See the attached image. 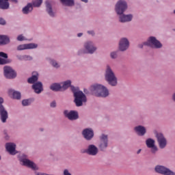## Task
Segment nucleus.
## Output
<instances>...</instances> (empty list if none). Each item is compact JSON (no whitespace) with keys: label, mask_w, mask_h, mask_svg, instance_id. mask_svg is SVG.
<instances>
[{"label":"nucleus","mask_w":175,"mask_h":175,"mask_svg":"<svg viewBox=\"0 0 175 175\" xmlns=\"http://www.w3.org/2000/svg\"><path fill=\"white\" fill-rule=\"evenodd\" d=\"M126 9H128V5L125 1L120 0L118 1L115 10L117 14L120 16L119 18L120 23H128L129 21H132V18H133L132 14H124V12H125Z\"/></svg>","instance_id":"1"},{"label":"nucleus","mask_w":175,"mask_h":175,"mask_svg":"<svg viewBox=\"0 0 175 175\" xmlns=\"http://www.w3.org/2000/svg\"><path fill=\"white\" fill-rule=\"evenodd\" d=\"M90 91L96 96H101L102 98L109 96V90L107 88H106V87L102 85L94 84L90 87Z\"/></svg>","instance_id":"2"},{"label":"nucleus","mask_w":175,"mask_h":175,"mask_svg":"<svg viewBox=\"0 0 175 175\" xmlns=\"http://www.w3.org/2000/svg\"><path fill=\"white\" fill-rule=\"evenodd\" d=\"M71 91L74 94L75 96V102L76 106L78 107L80 106H83V103L87 102V97H85V94L83 93V92L79 90V88H75V86H70Z\"/></svg>","instance_id":"3"},{"label":"nucleus","mask_w":175,"mask_h":175,"mask_svg":"<svg viewBox=\"0 0 175 175\" xmlns=\"http://www.w3.org/2000/svg\"><path fill=\"white\" fill-rule=\"evenodd\" d=\"M105 80H107L110 85H117V77H116V75H114V72H113V70L110 66L107 67Z\"/></svg>","instance_id":"4"},{"label":"nucleus","mask_w":175,"mask_h":175,"mask_svg":"<svg viewBox=\"0 0 175 175\" xmlns=\"http://www.w3.org/2000/svg\"><path fill=\"white\" fill-rule=\"evenodd\" d=\"M145 46H150V47H155V49H161L162 47V44L155 37H150L147 42H144Z\"/></svg>","instance_id":"5"},{"label":"nucleus","mask_w":175,"mask_h":175,"mask_svg":"<svg viewBox=\"0 0 175 175\" xmlns=\"http://www.w3.org/2000/svg\"><path fill=\"white\" fill-rule=\"evenodd\" d=\"M3 103V98L0 97V116L2 122H6L8 120V111L5 109V107L2 105Z\"/></svg>","instance_id":"6"},{"label":"nucleus","mask_w":175,"mask_h":175,"mask_svg":"<svg viewBox=\"0 0 175 175\" xmlns=\"http://www.w3.org/2000/svg\"><path fill=\"white\" fill-rule=\"evenodd\" d=\"M155 172L163 175H175L174 172L161 165L156 166Z\"/></svg>","instance_id":"7"},{"label":"nucleus","mask_w":175,"mask_h":175,"mask_svg":"<svg viewBox=\"0 0 175 175\" xmlns=\"http://www.w3.org/2000/svg\"><path fill=\"white\" fill-rule=\"evenodd\" d=\"M4 75L6 79H14L16 76H17V74L16 73V72H14V70H13V68L12 67L5 66Z\"/></svg>","instance_id":"8"},{"label":"nucleus","mask_w":175,"mask_h":175,"mask_svg":"<svg viewBox=\"0 0 175 175\" xmlns=\"http://www.w3.org/2000/svg\"><path fill=\"white\" fill-rule=\"evenodd\" d=\"M157 139V142L159 143V146L160 148H165L166 147V144H167V141L166 138L163 136L162 133H157L156 135Z\"/></svg>","instance_id":"9"},{"label":"nucleus","mask_w":175,"mask_h":175,"mask_svg":"<svg viewBox=\"0 0 175 175\" xmlns=\"http://www.w3.org/2000/svg\"><path fill=\"white\" fill-rule=\"evenodd\" d=\"M21 162L23 163L24 166H27V167H30V169H32L33 170H38V166H36V164L28 159H22Z\"/></svg>","instance_id":"10"},{"label":"nucleus","mask_w":175,"mask_h":175,"mask_svg":"<svg viewBox=\"0 0 175 175\" xmlns=\"http://www.w3.org/2000/svg\"><path fill=\"white\" fill-rule=\"evenodd\" d=\"M64 114L68 120L73 121L75 120H77L79 118V113L75 111H70V112L68 111H64Z\"/></svg>","instance_id":"11"},{"label":"nucleus","mask_w":175,"mask_h":175,"mask_svg":"<svg viewBox=\"0 0 175 175\" xmlns=\"http://www.w3.org/2000/svg\"><path fill=\"white\" fill-rule=\"evenodd\" d=\"M146 146L148 148H152V152L155 154L158 151V148L155 146V141L151 138H149L146 142Z\"/></svg>","instance_id":"12"},{"label":"nucleus","mask_w":175,"mask_h":175,"mask_svg":"<svg viewBox=\"0 0 175 175\" xmlns=\"http://www.w3.org/2000/svg\"><path fill=\"white\" fill-rule=\"evenodd\" d=\"M129 47V41L126 38H122L119 43V49L120 51H125Z\"/></svg>","instance_id":"13"},{"label":"nucleus","mask_w":175,"mask_h":175,"mask_svg":"<svg viewBox=\"0 0 175 175\" xmlns=\"http://www.w3.org/2000/svg\"><path fill=\"white\" fill-rule=\"evenodd\" d=\"M82 152L88 154L89 155H96V154H98V148L94 145H90L88 148L83 150Z\"/></svg>","instance_id":"14"},{"label":"nucleus","mask_w":175,"mask_h":175,"mask_svg":"<svg viewBox=\"0 0 175 175\" xmlns=\"http://www.w3.org/2000/svg\"><path fill=\"white\" fill-rule=\"evenodd\" d=\"M107 135H103L100 137V144L99 145V148L101 151L107 148Z\"/></svg>","instance_id":"15"},{"label":"nucleus","mask_w":175,"mask_h":175,"mask_svg":"<svg viewBox=\"0 0 175 175\" xmlns=\"http://www.w3.org/2000/svg\"><path fill=\"white\" fill-rule=\"evenodd\" d=\"M36 47H38V45L35 44H21L18 46L17 50L18 51H21L22 50H28L29 49H36Z\"/></svg>","instance_id":"16"},{"label":"nucleus","mask_w":175,"mask_h":175,"mask_svg":"<svg viewBox=\"0 0 175 175\" xmlns=\"http://www.w3.org/2000/svg\"><path fill=\"white\" fill-rule=\"evenodd\" d=\"M84 46L89 54H94L96 51V47L94 46V44L92 42H87Z\"/></svg>","instance_id":"17"},{"label":"nucleus","mask_w":175,"mask_h":175,"mask_svg":"<svg viewBox=\"0 0 175 175\" xmlns=\"http://www.w3.org/2000/svg\"><path fill=\"white\" fill-rule=\"evenodd\" d=\"M5 148L11 155H16V154H17V152H16V144L13 143H7Z\"/></svg>","instance_id":"18"},{"label":"nucleus","mask_w":175,"mask_h":175,"mask_svg":"<svg viewBox=\"0 0 175 175\" xmlns=\"http://www.w3.org/2000/svg\"><path fill=\"white\" fill-rule=\"evenodd\" d=\"M83 135L86 140H91L94 137V131L91 129H86L83 130Z\"/></svg>","instance_id":"19"},{"label":"nucleus","mask_w":175,"mask_h":175,"mask_svg":"<svg viewBox=\"0 0 175 175\" xmlns=\"http://www.w3.org/2000/svg\"><path fill=\"white\" fill-rule=\"evenodd\" d=\"M32 88L34 90L36 94H40L43 91V85L41 82H37L33 84Z\"/></svg>","instance_id":"20"},{"label":"nucleus","mask_w":175,"mask_h":175,"mask_svg":"<svg viewBox=\"0 0 175 175\" xmlns=\"http://www.w3.org/2000/svg\"><path fill=\"white\" fill-rule=\"evenodd\" d=\"M10 96H12L13 99H21V93L19 92H16L13 90H10L8 91Z\"/></svg>","instance_id":"21"},{"label":"nucleus","mask_w":175,"mask_h":175,"mask_svg":"<svg viewBox=\"0 0 175 175\" xmlns=\"http://www.w3.org/2000/svg\"><path fill=\"white\" fill-rule=\"evenodd\" d=\"M135 132L139 136H144L146 135V128L143 126H137L135 128Z\"/></svg>","instance_id":"22"},{"label":"nucleus","mask_w":175,"mask_h":175,"mask_svg":"<svg viewBox=\"0 0 175 175\" xmlns=\"http://www.w3.org/2000/svg\"><path fill=\"white\" fill-rule=\"evenodd\" d=\"M9 6V0H0V9L6 10Z\"/></svg>","instance_id":"23"},{"label":"nucleus","mask_w":175,"mask_h":175,"mask_svg":"<svg viewBox=\"0 0 175 175\" xmlns=\"http://www.w3.org/2000/svg\"><path fill=\"white\" fill-rule=\"evenodd\" d=\"M33 8L32 3H28L25 8H23V14H28L29 12H32Z\"/></svg>","instance_id":"24"},{"label":"nucleus","mask_w":175,"mask_h":175,"mask_svg":"<svg viewBox=\"0 0 175 175\" xmlns=\"http://www.w3.org/2000/svg\"><path fill=\"white\" fill-rule=\"evenodd\" d=\"M46 12L51 17H54V12H53V8H51V4L50 1H46Z\"/></svg>","instance_id":"25"},{"label":"nucleus","mask_w":175,"mask_h":175,"mask_svg":"<svg viewBox=\"0 0 175 175\" xmlns=\"http://www.w3.org/2000/svg\"><path fill=\"white\" fill-rule=\"evenodd\" d=\"M34 75H33L31 77L29 78L27 81L29 84H35L36 81H38V73L33 72Z\"/></svg>","instance_id":"26"},{"label":"nucleus","mask_w":175,"mask_h":175,"mask_svg":"<svg viewBox=\"0 0 175 175\" xmlns=\"http://www.w3.org/2000/svg\"><path fill=\"white\" fill-rule=\"evenodd\" d=\"M10 40L6 36H0V44H8Z\"/></svg>","instance_id":"27"},{"label":"nucleus","mask_w":175,"mask_h":175,"mask_svg":"<svg viewBox=\"0 0 175 175\" xmlns=\"http://www.w3.org/2000/svg\"><path fill=\"white\" fill-rule=\"evenodd\" d=\"M52 91H62V86L59 83H53L50 87Z\"/></svg>","instance_id":"28"},{"label":"nucleus","mask_w":175,"mask_h":175,"mask_svg":"<svg viewBox=\"0 0 175 175\" xmlns=\"http://www.w3.org/2000/svg\"><path fill=\"white\" fill-rule=\"evenodd\" d=\"M60 1L66 6H73L75 5V1L73 0H60Z\"/></svg>","instance_id":"29"},{"label":"nucleus","mask_w":175,"mask_h":175,"mask_svg":"<svg viewBox=\"0 0 175 175\" xmlns=\"http://www.w3.org/2000/svg\"><path fill=\"white\" fill-rule=\"evenodd\" d=\"M71 84H72V82L70 81H64L62 85V91H65V90H68V88L70 87Z\"/></svg>","instance_id":"30"},{"label":"nucleus","mask_w":175,"mask_h":175,"mask_svg":"<svg viewBox=\"0 0 175 175\" xmlns=\"http://www.w3.org/2000/svg\"><path fill=\"white\" fill-rule=\"evenodd\" d=\"M43 0H33L32 1V6L34 8H39L42 5Z\"/></svg>","instance_id":"31"},{"label":"nucleus","mask_w":175,"mask_h":175,"mask_svg":"<svg viewBox=\"0 0 175 175\" xmlns=\"http://www.w3.org/2000/svg\"><path fill=\"white\" fill-rule=\"evenodd\" d=\"M22 59H24V61H32V57L28 55H24L22 56Z\"/></svg>","instance_id":"32"},{"label":"nucleus","mask_w":175,"mask_h":175,"mask_svg":"<svg viewBox=\"0 0 175 175\" xmlns=\"http://www.w3.org/2000/svg\"><path fill=\"white\" fill-rule=\"evenodd\" d=\"M6 64H9V61L0 57V65H6Z\"/></svg>","instance_id":"33"},{"label":"nucleus","mask_w":175,"mask_h":175,"mask_svg":"<svg viewBox=\"0 0 175 175\" xmlns=\"http://www.w3.org/2000/svg\"><path fill=\"white\" fill-rule=\"evenodd\" d=\"M51 64L54 68H59V64H58V63L54 60H51Z\"/></svg>","instance_id":"34"},{"label":"nucleus","mask_w":175,"mask_h":175,"mask_svg":"<svg viewBox=\"0 0 175 175\" xmlns=\"http://www.w3.org/2000/svg\"><path fill=\"white\" fill-rule=\"evenodd\" d=\"M23 106H28L29 105V100H23L22 101Z\"/></svg>","instance_id":"35"},{"label":"nucleus","mask_w":175,"mask_h":175,"mask_svg":"<svg viewBox=\"0 0 175 175\" xmlns=\"http://www.w3.org/2000/svg\"><path fill=\"white\" fill-rule=\"evenodd\" d=\"M0 57H1L2 58L8 59V54L3 52H0Z\"/></svg>","instance_id":"36"},{"label":"nucleus","mask_w":175,"mask_h":175,"mask_svg":"<svg viewBox=\"0 0 175 175\" xmlns=\"http://www.w3.org/2000/svg\"><path fill=\"white\" fill-rule=\"evenodd\" d=\"M17 40H18L19 42H23V40H24V36H23V35H20L17 37Z\"/></svg>","instance_id":"37"},{"label":"nucleus","mask_w":175,"mask_h":175,"mask_svg":"<svg viewBox=\"0 0 175 175\" xmlns=\"http://www.w3.org/2000/svg\"><path fill=\"white\" fill-rule=\"evenodd\" d=\"M111 58H117V53H116V52H112L111 53Z\"/></svg>","instance_id":"38"},{"label":"nucleus","mask_w":175,"mask_h":175,"mask_svg":"<svg viewBox=\"0 0 175 175\" xmlns=\"http://www.w3.org/2000/svg\"><path fill=\"white\" fill-rule=\"evenodd\" d=\"M0 24L1 25H5L6 24V21H5V20H3V18H0Z\"/></svg>","instance_id":"39"},{"label":"nucleus","mask_w":175,"mask_h":175,"mask_svg":"<svg viewBox=\"0 0 175 175\" xmlns=\"http://www.w3.org/2000/svg\"><path fill=\"white\" fill-rule=\"evenodd\" d=\"M64 175H72V174L69 173V171L68 170H64Z\"/></svg>","instance_id":"40"},{"label":"nucleus","mask_w":175,"mask_h":175,"mask_svg":"<svg viewBox=\"0 0 175 175\" xmlns=\"http://www.w3.org/2000/svg\"><path fill=\"white\" fill-rule=\"evenodd\" d=\"M55 106H57L55 101H53L51 103V107H55Z\"/></svg>","instance_id":"41"},{"label":"nucleus","mask_w":175,"mask_h":175,"mask_svg":"<svg viewBox=\"0 0 175 175\" xmlns=\"http://www.w3.org/2000/svg\"><path fill=\"white\" fill-rule=\"evenodd\" d=\"M88 33H89V35H94V31H88Z\"/></svg>","instance_id":"42"},{"label":"nucleus","mask_w":175,"mask_h":175,"mask_svg":"<svg viewBox=\"0 0 175 175\" xmlns=\"http://www.w3.org/2000/svg\"><path fill=\"white\" fill-rule=\"evenodd\" d=\"M77 36H78V38H80V37L83 36V33H79L77 34Z\"/></svg>","instance_id":"43"},{"label":"nucleus","mask_w":175,"mask_h":175,"mask_svg":"<svg viewBox=\"0 0 175 175\" xmlns=\"http://www.w3.org/2000/svg\"><path fill=\"white\" fill-rule=\"evenodd\" d=\"M11 2H14V3H17L18 1L17 0H11Z\"/></svg>","instance_id":"44"},{"label":"nucleus","mask_w":175,"mask_h":175,"mask_svg":"<svg viewBox=\"0 0 175 175\" xmlns=\"http://www.w3.org/2000/svg\"><path fill=\"white\" fill-rule=\"evenodd\" d=\"M82 2H85V3H87V2H88V0H81Z\"/></svg>","instance_id":"45"},{"label":"nucleus","mask_w":175,"mask_h":175,"mask_svg":"<svg viewBox=\"0 0 175 175\" xmlns=\"http://www.w3.org/2000/svg\"><path fill=\"white\" fill-rule=\"evenodd\" d=\"M172 98H173V100H174V102H175V93L173 94Z\"/></svg>","instance_id":"46"},{"label":"nucleus","mask_w":175,"mask_h":175,"mask_svg":"<svg viewBox=\"0 0 175 175\" xmlns=\"http://www.w3.org/2000/svg\"><path fill=\"white\" fill-rule=\"evenodd\" d=\"M139 49H143V44H139Z\"/></svg>","instance_id":"47"},{"label":"nucleus","mask_w":175,"mask_h":175,"mask_svg":"<svg viewBox=\"0 0 175 175\" xmlns=\"http://www.w3.org/2000/svg\"><path fill=\"white\" fill-rule=\"evenodd\" d=\"M142 151V150H139L137 152V154H140V152Z\"/></svg>","instance_id":"48"},{"label":"nucleus","mask_w":175,"mask_h":175,"mask_svg":"<svg viewBox=\"0 0 175 175\" xmlns=\"http://www.w3.org/2000/svg\"><path fill=\"white\" fill-rule=\"evenodd\" d=\"M84 92H85V90H84Z\"/></svg>","instance_id":"49"},{"label":"nucleus","mask_w":175,"mask_h":175,"mask_svg":"<svg viewBox=\"0 0 175 175\" xmlns=\"http://www.w3.org/2000/svg\"><path fill=\"white\" fill-rule=\"evenodd\" d=\"M0 159H1V157H0Z\"/></svg>","instance_id":"50"}]
</instances>
